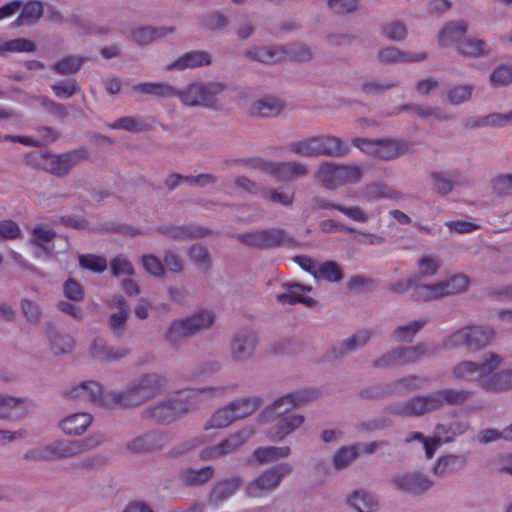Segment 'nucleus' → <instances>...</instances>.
Masks as SVG:
<instances>
[{
  "label": "nucleus",
  "mask_w": 512,
  "mask_h": 512,
  "mask_svg": "<svg viewBox=\"0 0 512 512\" xmlns=\"http://www.w3.org/2000/svg\"><path fill=\"white\" fill-rule=\"evenodd\" d=\"M423 324V321L414 320L400 325L394 330L393 337L399 342H408L412 340L415 334L423 327Z\"/></svg>",
  "instance_id": "nucleus-49"
},
{
  "label": "nucleus",
  "mask_w": 512,
  "mask_h": 512,
  "mask_svg": "<svg viewBox=\"0 0 512 512\" xmlns=\"http://www.w3.org/2000/svg\"><path fill=\"white\" fill-rule=\"evenodd\" d=\"M82 451L78 441L62 440L49 445L33 448L25 453L24 458L31 461H47L77 455Z\"/></svg>",
  "instance_id": "nucleus-8"
},
{
  "label": "nucleus",
  "mask_w": 512,
  "mask_h": 512,
  "mask_svg": "<svg viewBox=\"0 0 512 512\" xmlns=\"http://www.w3.org/2000/svg\"><path fill=\"white\" fill-rule=\"evenodd\" d=\"M254 433L255 431L252 426H245L217 445L204 450L202 452V459L210 460L231 454L245 444Z\"/></svg>",
  "instance_id": "nucleus-11"
},
{
  "label": "nucleus",
  "mask_w": 512,
  "mask_h": 512,
  "mask_svg": "<svg viewBox=\"0 0 512 512\" xmlns=\"http://www.w3.org/2000/svg\"><path fill=\"white\" fill-rule=\"evenodd\" d=\"M35 49V44L25 38H17L12 40L0 39V53H20L32 52Z\"/></svg>",
  "instance_id": "nucleus-44"
},
{
  "label": "nucleus",
  "mask_w": 512,
  "mask_h": 512,
  "mask_svg": "<svg viewBox=\"0 0 512 512\" xmlns=\"http://www.w3.org/2000/svg\"><path fill=\"white\" fill-rule=\"evenodd\" d=\"M358 454L357 446H344L334 454L333 464L337 469L345 468L358 457Z\"/></svg>",
  "instance_id": "nucleus-48"
},
{
  "label": "nucleus",
  "mask_w": 512,
  "mask_h": 512,
  "mask_svg": "<svg viewBox=\"0 0 512 512\" xmlns=\"http://www.w3.org/2000/svg\"><path fill=\"white\" fill-rule=\"evenodd\" d=\"M102 393V387L95 381H82L71 386L66 394L70 398H86L96 400Z\"/></svg>",
  "instance_id": "nucleus-28"
},
{
  "label": "nucleus",
  "mask_w": 512,
  "mask_h": 512,
  "mask_svg": "<svg viewBox=\"0 0 512 512\" xmlns=\"http://www.w3.org/2000/svg\"><path fill=\"white\" fill-rule=\"evenodd\" d=\"M414 296L420 300H433L446 296L442 280L432 284L416 285Z\"/></svg>",
  "instance_id": "nucleus-42"
},
{
  "label": "nucleus",
  "mask_w": 512,
  "mask_h": 512,
  "mask_svg": "<svg viewBox=\"0 0 512 512\" xmlns=\"http://www.w3.org/2000/svg\"><path fill=\"white\" fill-rule=\"evenodd\" d=\"M138 87L142 92L156 96H171L176 94L184 105L190 107H212L216 103V97L226 88L225 84L220 81H196L179 91L163 83H143Z\"/></svg>",
  "instance_id": "nucleus-2"
},
{
  "label": "nucleus",
  "mask_w": 512,
  "mask_h": 512,
  "mask_svg": "<svg viewBox=\"0 0 512 512\" xmlns=\"http://www.w3.org/2000/svg\"><path fill=\"white\" fill-rule=\"evenodd\" d=\"M353 144L361 151L374 155L381 159H392L405 154L408 146L396 139L369 140L365 138H356Z\"/></svg>",
  "instance_id": "nucleus-9"
},
{
  "label": "nucleus",
  "mask_w": 512,
  "mask_h": 512,
  "mask_svg": "<svg viewBox=\"0 0 512 512\" xmlns=\"http://www.w3.org/2000/svg\"><path fill=\"white\" fill-rule=\"evenodd\" d=\"M347 504L356 512H376L379 507L377 497L365 490H355L349 494Z\"/></svg>",
  "instance_id": "nucleus-22"
},
{
  "label": "nucleus",
  "mask_w": 512,
  "mask_h": 512,
  "mask_svg": "<svg viewBox=\"0 0 512 512\" xmlns=\"http://www.w3.org/2000/svg\"><path fill=\"white\" fill-rule=\"evenodd\" d=\"M110 127L114 129H125L132 132H139L146 128V124L137 118L126 117L113 122L110 124Z\"/></svg>",
  "instance_id": "nucleus-56"
},
{
  "label": "nucleus",
  "mask_w": 512,
  "mask_h": 512,
  "mask_svg": "<svg viewBox=\"0 0 512 512\" xmlns=\"http://www.w3.org/2000/svg\"><path fill=\"white\" fill-rule=\"evenodd\" d=\"M142 264L145 270L154 276H161L163 274V266L161 262L153 255H143Z\"/></svg>",
  "instance_id": "nucleus-61"
},
{
  "label": "nucleus",
  "mask_w": 512,
  "mask_h": 512,
  "mask_svg": "<svg viewBox=\"0 0 512 512\" xmlns=\"http://www.w3.org/2000/svg\"><path fill=\"white\" fill-rule=\"evenodd\" d=\"M457 51L466 57L482 58L489 55L491 49L485 40L469 37L458 43Z\"/></svg>",
  "instance_id": "nucleus-24"
},
{
  "label": "nucleus",
  "mask_w": 512,
  "mask_h": 512,
  "mask_svg": "<svg viewBox=\"0 0 512 512\" xmlns=\"http://www.w3.org/2000/svg\"><path fill=\"white\" fill-rule=\"evenodd\" d=\"M491 84L494 86L507 85L512 82V67L501 65L497 67L490 76Z\"/></svg>",
  "instance_id": "nucleus-54"
},
{
  "label": "nucleus",
  "mask_w": 512,
  "mask_h": 512,
  "mask_svg": "<svg viewBox=\"0 0 512 512\" xmlns=\"http://www.w3.org/2000/svg\"><path fill=\"white\" fill-rule=\"evenodd\" d=\"M361 169L357 166H335L325 163L318 171V179L328 187L355 182L361 177Z\"/></svg>",
  "instance_id": "nucleus-13"
},
{
  "label": "nucleus",
  "mask_w": 512,
  "mask_h": 512,
  "mask_svg": "<svg viewBox=\"0 0 512 512\" xmlns=\"http://www.w3.org/2000/svg\"><path fill=\"white\" fill-rule=\"evenodd\" d=\"M391 482L397 490L412 496L423 495L434 485L433 480L427 474L417 470L396 473Z\"/></svg>",
  "instance_id": "nucleus-10"
},
{
  "label": "nucleus",
  "mask_w": 512,
  "mask_h": 512,
  "mask_svg": "<svg viewBox=\"0 0 512 512\" xmlns=\"http://www.w3.org/2000/svg\"><path fill=\"white\" fill-rule=\"evenodd\" d=\"M414 439L421 441L425 449L427 458H431L434 455L435 451L438 449V447L443 443V440H441L439 437L426 439L423 437L421 433L418 432L413 433L408 440L411 441ZM445 441H449V438L445 439L444 442Z\"/></svg>",
  "instance_id": "nucleus-55"
},
{
  "label": "nucleus",
  "mask_w": 512,
  "mask_h": 512,
  "mask_svg": "<svg viewBox=\"0 0 512 512\" xmlns=\"http://www.w3.org/2000/svg\"><path fill=\"white\" fill-rule=\"evenodd\" d=\"M112 305L118 308L117 312L110 315L109 327L115 332L119 333L125 326L127 320V306L121 296L115 297L112 300Z\"/></svg>",
  "instance_id": "nucleus-39"
},
{
  "label": "nucleus",
  "mask_w": 512,
  "mask_h": 512,
  "mask_svg": "<svg viewBox=\"0 0 512 512\" xmlns=\"http://www.w3.org/2000/svg\"><path fill=\"white\" fill-rule=\"evenodd\" d=\"M194 395L195 392H188L183 394L180 399L158 403L149 408L148 416L161 422L172 421L189 410L190 406L186 405L183 400H187Z\"/></svg>",
  "instance_id": "nucleus-14"
},
{
  "label": "nucleus",
  "mask_w": 512,
  "mask_h": 512,
  "mask_svg": "<svg viewBox=\"0 0 512 512\" xmlns=\"http://www.w3.org/2000/svg\"><path fill=\"white\" fill-rule=\"evenodd\" d=\"M512 124V112L507 114L493 113L485 117L484 125L501 127Z\"/></svg>",
  "instance_id": "nucleus-63"
},
{
  "label": "nucleus",
  "mask_w": 512,
  "mask_h": 512,
  "mask_svg": "<svg viewBox=\"0 0 512 512\" xmlns=\"http://www.w3.org/2000/svg\"><path fill=\"white\" fill-rule=\"evenodd\" d=\"M53 238L54 233L50 229L43 226L34 228L32 243L37 248L35 251L37 257L50 252Z\"/></svg>",
  "instance_id": "nucleus-34"
},
{
  "label": "nucleus",
  "mask_w": 512,
  "mask_h": 512,
  "mask_svg": "<svg viewBox=\"0 0 512 512\" xmlns=\"http://www.w3.org/2000/svg\"><path fill=\"white\" fill-rule=\"evenodd\" d=\"M91 356L99 361H110L124 357L128 350L123 347L107 346L101 338L94 339L89 347Z\"/></svg>",
  "instance_id": "nucleus-23"
},
{
  "label": "nucleus",
  "mask_w": 512,
  "mask_h": 512,
  "mask_svg": "<svg viewBox=\"0 0 512 512\" xmlns=\"http://www.w3.org/2000/svg\"><path fill=\"white\" fill-rule=\"evenodd\" d=\"M313 396L314 394L310 391H297L287 394L276 399L262 412L259 417L261 423L277 421L269 434L271 440L281 441L303 424L304 417L300 414L294 413L285 417H283V415L310 401Z\"/></svg>",
  "instance_id": "nucleus-1"
},
{
  "label": "nucleus",
  "mask_w": 512,
  "mask_h": 512,
  "mask_svg": "<svg viewBox=\"0 0 512 512\" xmlns=\"http://www.w3.org/2000/svg\"><path fill=\"white\" fill-rule=\"evenodd\" d=\"M111 269L115 275H130L133 273L132 264L123 256H117L113 259Z\"/></svg>",
  "instance_id": "nucleus-60"
},
{
  "label": "nucleus",
  "mask_w": 512,
  "mask_h": 512,
  "mask_svg": "<svg viewBox=\"0 0 512 512\" xmlns=\"http://www.w3.org/2000/svg\"><path fill=\"white\" fill-rule=\"evenodd\" d=\"M442 283L446 296L461 293L467 290L469 286L468 278L462 274H456L447 279H444L442 280Z\"/></svg>",
  "instance_id": "nucleus-51"
},
{
  "label": "nucleus",
  "mask_w": 512,
  "mask_h": 512,
  "mask_svg": "<svg viewBox=\"0 0 512 512\" xmlns=\"http://www.w3.org/2000/svg\"><path fill=\"white\" fill-rule=\"evenodd\" d=\"M81 267L93 272H102L107 267L105 258L96 255H82L79 257Z\"/></svg>",
  "instance_id": "nucleus-53"
},
{
  "label": "nucleus",
  "mask_w": 512,
  "mask_h": 512,
  "mask_svg": "<svg viewBox=\"0 0 512 512\" xmlns=\"http://www.w3.org/2000/svg\"><path fill=\"white\" fill-rule=\"evenodd\" d=\"M236 421L234 414L229 405L224 406L213 413V415L205 422L204 429H221L229 426Z\"/></svg>",
  "instance_id": "nucleus-36"
},
{
  "label": "nucleus",
  "mask_w": 512,
  "mask_h": 512,
  "mask_svg": "<svg viewBox=\"0 0 512 512\" xmlns=\"http://www.w3.org/2000/svg\"><path fill=\"white\" fill-rule=\"evenodd\" d=\"M214 321V314L210 310H200L192 315L174 320L167 335L171 341H178L181 338L188 337L194 333L208 328Z\"/></svg>",
  "instance_id": "nucleus-6"
},
{
  "label": "nucleus",
  "mask_w": 512,
  "mask_h": 512,
  "mask_svg": "<svg viewBox=\"0 0 512 512\" xmlns=\"http://www.w3.org/2000/svg\"><path fill=\"white\" fill-rule=\"evenodd\" d=\"M165 384V379L157 373L142 376L136 384L128 389V403L136 404L140 400L153 396Z\"/></svg>",
  "instance_id": "nucleus-16"
},
{
  "label": "nucleus",
  "mask_w": 512,
  "mask_h": 512,
  "mask_svg": "<svg viewBox=\"0 0 512 512\" xmlns=\"http://www.w3.org/2000/svg\"><path fill=\"white\" fill-rule=\"evenodd\" d=\"M441 267L439 258L432 254L421 255L416 263V275L418 279H427L435 276Z\"/></svg>",
  "instance_id": "nucleus-29"
},
{
  "label": "nucleus",
  "mask_w": 512,
  "mask_h": 512,
  "mask_svg": "<svg viewBox=\"0 0 512 512\" xmlns=\"http://www.w3.org/2000/svg\"><path fill=\"white\" fill-rule=\"evenodd\" d=\"M468 392L463 390L445 389L428 397H417L408 401L398 412L402 415H422L438 409L446 404H458L465 401Z\"/></svg>",
  "instance_id": "nucleus-4"
},
{
  "label": "nucleus",
  "mask_w": 512,
  "mask_h": 512,
  "mask_svg": "<svg viewBox=\"0 0 512 512\" xmlns=\"http://www.w3.org/2000/svg\"><path fill=\"white\" fill-rule=\"evenodd\" d=\"M493 185L499 193L512 194V174L498 176L495 178Z\"/></svg>",
  "instance_id": "nucleus-64"
},
{
  "label": "nucleus",
  "mask_w": 512,
  "mask_h": 512,
  "mask_svg": "<svg viewBox=\"0 0 512 512\" xmlns=\"http://www.w3.org/2000/svg\"><path fill=\"white\" fill-rule=\"evenodd\" d=\"M496 330L490 325H468L447 336L443 346L447 349L466 346L479 350L489 345L495 338Z\"/></svg>",
  "instance_id": "nucleus-5"
},
{
  "label": "nucleus",
  "mask_w": 512,
  "mask_h": 512,
  "mask_svg": "<svg viewBox=\"0 0 512 512\" xmlns=\"http://www.w3.org/2000/svg\"><path fill=\"white\" fill-rule=\"evenodd\" d=\"M370 336H371V333L368 330H363V331L356 333L355 335L348 338L347 340H345L343 345L348 350H354V349L366 344L367 341L369 340Z\"/></svg>",
  "instance_id": "nucleus-62"
},
{
  "label": "nucleus",
  "mask_w": 512,
  "mask_h": 512,
  "mask_svg": "<svg viewBox=\"0 0 512 512\" xmlns=\"http://www.w3.org/2000/svg\"><path fill=\"white\" fill-rule=\"evenodd\" d=\"M32 406L29 398L0 393V419L7 418L13 410L26 411Z\"/></svg>",
  "instance_id": "nucleus-27"
},
{
  "label": "nucleus",
  "mask_w": 512,
  "mask_h": 512,
  "mask_svg": "<svg viewBox=\"0 0 512 512\" xmlns=\"http://www.w3.org/2000/svg\"><path fill=\"white\" fill-rule=\"evenodd\" d=\"M384 34L387 38L398 41L406 37L407 29L402 23L394 22L384 28Z\"/></svg>",
  "instance_id": "nucleus-59"
},
{
  "label": "nucleus",
  "mask_w": 512,
  "mask_h": 512,
  "mask_svg": "<svg viewBox=\"0 0 512 512\" xmlns=\"http://www.w3.org/2000/svg\"><path fill=\"white\" fill-rule=\"evenodd\" d=\"M379 58L384 62H419L426 58L425 53H403L395 47H388L379 53Z\"/></svg>",
  "instance_id": "nucleus-37"
},
{
  "label": "nucleus",
  "mask_w": 512,
  "mask_h": 512,
  "mask_svg": "<svg viewBox=\"0 0 512 512\" xmlns=\"http://www.w3.org/2000/svg\"><path fill=\"white\" fill-rule=\"evenodd\" d=\"M314 278L317 280L335 282L342 278V272L336 263L326 262L317 267Z\"/></svg>",
  "instance_id": "nucleus-50"
},
{
  "label": "nucleus",
  "mask_w": 512,
  "mask_h": 512,
  "mask_svg": "<svg viewBox=\"0 0 512 512\" xmlns=\"http://www.w3.org/2000/svg\"><path fill=\"white\" fill-rule=\"evenodd\" d=\"M283 109V103L273 96H265L255 100L250 106V113L257 116H274Z\"/></svg>",
  "instance_id": "nucleus-26"
},
{
  "label": "nucleus",
  "mask_w": 512,
  "mask_h": 512,
  "mask_svg": "<svg viewBox=\"0 0 512 512\" xmlns=\"http://www.w3.org/2000/svg\"><path fill=\"white\" fill-rule=\"evenodd\" d=\"M268 169L270 173L279 176L281 179H288L305 173V168L296 163L270 164Z\"/></svg>",
  "instance_id": "nucleus-47"
},
{
  "label": "nucleus",
  "mask_w": 512,
  "mask_h": 512,
  "mask_svg": "<svg viewBox=\"0 0 512 512\" xmlns=\"http://www.w3.org/2000/svg\"><path fill=\"white\" fill-rule=\"evenodd\" d=\"M51 349L55 354L71 352L75 347V341L71 335L55 332L50 336Z\"/></svg>",
  "instance_id": "nucleus-45"
},
{
  "label": "nucleus",
  "mask_w": 512,
  "mask_h": 512,
  "mask_svg": "<svg viewBox=\"0 0 512 512\" xmlns=\"http://www.w3.org/2000/svg\"><path fill=\"white\" fill-rule=\"evenodd\" d=\"M288 292L277 295V300L280 302L287 303H303L308 307H313L315 305V300L306 295V292L310 291L311 288L308 286H303L299 283H289L287 284Z\"/></svg>",
  "instance_id": "nucleus-25"
},
{
  "label": "nucleus",
  "mask_w": 512,
  "mask_h": 512,
  "mask_svg": "<svg viewBox=\"0 0 512 512\" xmlns=\"http://www.w3.org/2000/svg\"><path fill=\"white\" fill-rule=\"evenodd\" d=\"M259 399L256 397H246L237 399L229 404L236 420L252 414L259 407Z\"/></svg>",
  "instance_id": "nucleus-40"
},
{
  "label": "nucleus",
  "mask_w": 512,
  "mask_h": 512,
  "mask_svg": "<svg viewBox=\"0 0 512 512\" xmlns=\"http://www.w3.org/2000/svg\"><path fill=\"white\" fill-rule=\"evenodd\" d=\"M175 27L162 25V26H143L137 27L131 32V39L141 45L149 44L153 41L167 37L174 33Z\"/></svg>",
  "instance_id": "nucleus-19"
},
{
  "label": "nucleus",
  "mask_w": 512,
  "mask_h": 512,
  "mask_svg": "<svg viewBox=\"0 0 512 512\" xmlns=\"http://www.w3.org/2000/svg\"><path fill=\"white\" fill-rule=\"evenodd\" d=\"M242 485V479L239 476H232L223 479L213 486L210 493V502L218 505L232 497Z\"/></svg>",
  "instance_id": "nucleus-21"
},
{
  "label": "nucleus",
  "mask_w": 512,
  "mask_h": 512,
  "mask_svg": "<svg viewBox=\"0 0 512 512\" xmlns=\"http://www.w3.org/2000/svg\"><path fill=\"white\" fill-rule=\"evenodd\" d=\"M257 344V335L252 331H243L235 335L231 342V354L236 360L250 358Z\"/></svg>",
  "instance_id": "nucleus-17"
},
{
  "label": "nucleus",
  "mask_w": 512,
  "mask_h": 512,
  "mask_svg": "<svg viewBox=\"0 0 512 512\" xmlns=\"http://www.w3.org/2000/svg\"><path fill=\"white\" fill-rule=\"evenodd\" d=\"M463 464V459L458 456H445L440 458L433 467V474L438 477L446 476Z\"/></svg>",
  "instance_id": "nucleus-46"
},
{
  "label": "nucleus",
  "mask_w": 512,
  "mask_h": 512,
  "mask_svg": "<svg viewBox=\"0 0 512 512\" xmlns=\"http://www.w3.org/2000/svg\"><path fill=\"white\" fill-rule=\"evenodd\" d=\"M293 150L304 156L320 154L340 155L347 151L344 143L331 136L312 137L293 144Z\"/></svg>",
  "instance_id": "nucleus-7"
},
{
  "label": "nucleus",
  "mask_w": 512,
  "mask_h": 512,
  "mask_svg": "<svg viewBox=\"0 0 512 512\" xmlns=\"http://www.w3.org/2000/svg\"><path fill=\"white\" fill-rule=\"evenodd\" d=\"M93 417L87 412L70 414L59 422V428L63 433L70 436L82 435L91 425Z\"/></svg>",
  "instance_id": "nucleus-18"
},
{
  "label": "nucleus",
  "mask_w": 512,
  "mask_h": 512,
  "mask_svg": "<svg viewBox=\"0 0 512 512\" xmlns=\"http://www.w3.org/2000/svg\"><path fill=\"white\" fill-rule=\"evenodd\" d=\"M289 52L284 47L269 46L249 51V55L261 62L280 61L287 57Z\"/></svg>",
  "instance_id": "nucleus-41"
},
{
  "label": "nucleus",
  "mask_w": 512,
  "mask_h": 512,
  "mask_svg": "<svg viewBox=\"0 0 512 512\" xmlns=\"http://www.w3.org/2000/svg\"><path fill=\"white\" fill-rule=\"evenodd\" d=\"M20 234V228L10 220L0 222V242L3 240L15 239Z\"/></svg>",
  "instance_id": "nucleus-58"
},
{
  "label": "nucleus",
  "mask_w": 512,
  "mask_h": 512,
  "mask_svg": "<svg viewBox=\"0 0 512 512\" xmlns=\"http://www.w3.org/2000/svg\"><path fill=\"white\" fill-rule=\"evenodd\" d=\"M290 472L291 466L286 463L273 467L249 483L247 491L251 496H260L263 492L274 489L280 483L282 477Z\"/></svg>",
  "instance_id": "nucleus-15"
},
{
  "label": "nucleus",
  "mask_w": 512,
  "mask_h": 512,
  "mask_svg": "<svg viewBox=\"0 0 512 512\" xmlns=\"http://www.w3.org/2000/svg\"><path fill=\"white\" fill-rule=\"evenodd\" d=\"M81 66V60L76 57H67L55 64L54 69L60 74H71Z\"/></svg>",
  "instance_id": "nucleus-57"
},
{
  "label": "nucleus",
  "mask_w": 512,
  "mask_h": 512,
  "mask_svg": "<svg viewBox=\"0 0 512 512\" xmlns=\"http://www.w3.org/2000/svg\"><path fill=\"white\" fill-rule=\"evenodd\" d=\"M281 240L280 233L276 231H255L245 236V241L249 245L263 246L275 245Z\"/></svg>",
  "instance_id": "nucleus-43"
},
{
  "label": "nucleus",
  "mask_w": 512,
  "mask_h": 512,
  "mask_svg": "<svg viewBox=\"0 0 512 512\" xmlns=\"http://www.w3.org/2000/svg\"><path fill=\"white\" fill-rule=\"evenodd\" d=\"M44 6L42 2L31 0L25 3L21 2L19 16L16 20L17 25H30L38 21L43 14Z\"/></svg>",
  "instance_id": "nucleus-30"
},
{
  "label": "nucleus",
  "mask_w": 512,
  "mask_h": 512,
  "mask_svg": "<svg viewBox=\"0 0 512 512\" xmlns=\"http://www.w3.org/2000/svg\"><path fill=\"white\" fill-rule=\"evenodd\" d=\"M500 363V354L488 352L478 363L466 360L456 364L451 374L455 379L476 382L480 387L491 391L494 372Z\"/></svg>",
  "instance_id": "nucleus-3"
},
{
  "label": "nucleus",
  "mask_w": 512,
  "mask_h": 512,
  "mask_svg": "<svg viewBox=\"0 0 512 512\" xmlns=\"http://www.w3.org/2000/svg\"><path fill=\"white\" fill-rule=\"evenodd\" d=\"M435 352V346L431 343H420L415 347L392 351L383 355L378 361L379 366L400 365L415 362Z\"/></svg>",
  "instance_id": "nucleus-12"
},
{
  "label": "nucleus",
  "mask_w": 512,
  "mask_h": 512,
  "mask_svg": "<svg viewBox=\"0 0 512 512\" xmlns=\"http://www.w3.org/2000/svg\"><path fill=\"white\" fill-rule=\"evenodd\" d=\"M469 24L466 21H453L445 24L438 32L437 39L441 46L458 45L468 31Z\"/></svg>",
  "instance_id": "nucleus-20"
},
{
  "label": "nucleus",
  "mask_w": 512,
  "mask_h": 512,
  "mask_svg": "<svg viewBox=\"0 0 512 512\" xmlns=\"http://www.w3.org/2000/svg\"><path fill=\"white\" fill-rule=\"evenodd\" d=\"M505 358L501 355V363L495 369L491 391L502 392L512 389V368H504Z\"/></svg>",
  "instance_id": "nucleus-35"
},
{
  "label": "nucleus",
  "mask_w": 512,
  "mask_h": 512,
  "mask_svg": "<svg viewBox=\"0 0 512 512\" xmlns=\"http://www.w3.org/2000/svg\"><path fill=\"white\" fill-rule=\"evenodd\" d=\"M288 446L282 447H259L252 454V461L259 464L269 463L280 458H286L290 455Z\"/></svg>",
  "instance_id": "nucleus-31"
},
{
  "label": "nucleus",
  "mask_w": 512,
  "mask_h": 512,
  "mask_svg": "<svg viewBox=\"0 0 512 512\" xmlns=\"http://www.w3.org/2000/svg\"><path fill=\"white\" fill-rule=\"evenodd\" d=\"M210 63V56L206 52L193 51L180 56L172 65V68L184 70L196 68Z\"/></svg>",
  "instance_id": "nucleus-32"
},
{
  "label": "nucleus",
  "mask_w": 512,
  "mask_h": 512,
  "mask_svg": "<svg viewBox=\"0 0 512 512\" xmlns=\"http://www.w3.org/2000/svg\"><path fill=\"white\" fill-rule=\"evenodd\" d=\"M472 95V87L467 85L455 86L447 91V101L451 104L458 105L467 101Z\"/></svg>",
  "instance_id": "nucleus-52"
},
{
  "label": "nucleus",
  "mask_w": 512,
  "mask_h": 512,
  "mask_svg": "<svg viewBox=\"0 0 512 512\" xmlns=\"http://www.w3.org/2000/svg\"><path fill=\"white\" fill-rule=\"evenodd\" d=\"M164 443V436L155 433H147L132 440L128 447L132 451L141 452L148 449L160 448Z\"/></svg>",
  "instance_id": "nucleus-38"
},
{
  "label": "nucleus",
  "mask_w": 512,
  "mask_h": 512,
  "mask_svg": "<svg viewBox=\"0 0 512 512\" xmlns=\"http://www.w3.org/2000/svg\"><path fill=\"white\" fill-rule=\"evenodd\" d=\"M214 475V469L212 466H204L198 469L194 468H187L184 469L181 474L180 478L182 482H184L187 485H201L209 481Z\"/></svg>",
  "instance_id": "nucleus-33"
}]
</instances>
